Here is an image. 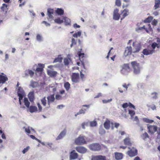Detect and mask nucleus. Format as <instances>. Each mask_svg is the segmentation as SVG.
<instances>
[{
    "label": "nucleus",
    "mask_w": 160,
    "mask_h": 160,
    "mask_svg": "<svg viewBox=\"0 0 160 160\" xmlns=\"http://www.w3.org/2000/svg\"><path fill=\"white\" fill-rule=\"evenodd\" d=\"M30 148L29 146H27L26 148H25L22 151V152L23 154H25L27 152Z\"/></svg>",
    "instance_id": "6e6d98bb"
},
{
    "label": "nucleus",
    "mask_w": 160,
    "mask_h": 160,
    "mask_svg": "<svg viewBox=\"0 0 160 160\" xmlns=\"http://www.w3.org/2000/svg\"><path fill=\"white\" fill-rule=\"evenodd\" d=\"M91 160H107L105 156L102 155L92 156Z\"/></svg>",
    "instance_id": "dca6fc26"
},
{
    "label": "nucleus",
    "mask_w": 160,
    "mask_h": 160,
    "mask_svg": "<svg viewBox=\"0 0 160 160\" xmlns=\"http://www.w3.org/2000/svg\"><path fill=\"white\" fill-rule=\"evenodd\" d=\"M42 104L44 106H45L46 104V100L45 98H44L41 100Z\"/></svg>",
    "instance_id": "13d9d810"
},
{
    "label": "nucleus",
    "mask_w": 160,
    "mask_h": 160,
    "mask_svg": "<svg viewBox=\"0 0 160 160\" xmlns=\"http://www.w3.org/2000/svg\"><path fill=\"white\" fill-rule=\"evenodd\" d=\"M147 128L149 132L151 134L154 133L157 130V127L155 125H147Z\"/></svg>",
    "instance_id": "9b49d317"
},
{
    "label": "nucleus",
    "mask_w": 160,
    "mask_h": 160,
    "mask_svg": "<svg viewBox=\"0 0 160 160\" xmlns=\"http://www.w3.org/2000/svg\"><path fill=\"white\" fill-rule=\"evenodd\" d=\"M88 122H83L82 124V128L85 129V126H88Z\"/></svg>",
    "instance_id": "4d7b16f0"
},
{
    "label": "nucleus",
    "mask_w": 160,
    "mask_h": 160,
    "mask_svg": "<svg viewBox=\"0 0 160 160\" xmlns=\"http://www.w3.org/2000/svg\"><path fill=\"white\" fill-rule=\"evenodd\" d=\"M115 4L118 7H120L121 5V2L120 0H116Z\"/></svg>",
    "instance_id": "49530a36"
},
{
    "label": "nucleus",
    "mask_w": 160,
    "mask_h": 160,
    "mask_svg": "<svg viewBox=\"0 0 160 160\" xmlns=\"http://www.w3.org/2000/svg\"><path fill=\"white\" fill-rule=\"evenodd\" d=\"M31 86L34 88L37 87L38 85V82L32 81L31 83Z\"/></svg>",
    "instance_id": "58836bf2"
},
{
    "label": "nucleus",
    "mask_w": 160,
    "mask_h": 160,
    "mask_svg": "<svg viewBox=\"0 0 160 160\" xmlns=\"http://www.w3.org/2000/svg\"><path fill=\"white\" fill-rule=\"evenodd\" d=\"M47 98L48 100V107H49L50 104L53 102L55 99L54 95L53 94L48 96L47 97Z\"/></svg>",
    "instance_id": "5701e85b"
},
{
    "label": "nucleus",
    "mask_w": 160,
    "mask_h": 160,
    "mask_svg": "<svg viewBox=\"0 0 160 160\" xmlns=\"http://www.w3.org/2000/svg\"><path fill=\"white\" fill-rule=\"evenodd\" d=\"M112 100V98H110L108 100H102V102L103 103H106L111 102Z\"/></svg>",
    "instance_id": "864d4df0"
},
{
    "label": "nucleus",
    "mask_w": 160,
    "mask_h": 160,
    "mask_svg": "<svg viewBox=\"0 0 160 160\" xmlns=\"http://www.w3.org/2000/svg\"><path fill=\"white\" fill-rule=\"evenodd\" d=\"M155 49L156 48H153L152 47L151 48H145L143 50L142 53L144 55H152L155 52Z\"/></svg>",
    "instance_id": "20e7f679"
},
{
    "label": "nucleus",
    "mask_w": 160,
    "mask_h": 160,
    "mask_svg": "<svg viewBox=\"0 0 160 160\" xmlns=\"http://www.w3.org/2000/svg\"><path fill=\"white\" fill-rule=\"evenodd\" d=\"M158 23V21L157 20L154 19L152 22V24L153 25L155 26Z\"/></svg>",
    "instance_id": "052dcab7"
},
{
    "label": "nucleus",
    "mask_w": 160,
    "mask_h": 160,
    "mask_svg": "<svg viewBox=\"0 0 160 160\" xmlns=\"http://www.w3.org/2000/svg\"><path fill=\"white\" fill-rule=\"evenodd\" d=\"M63 62L64 65L68 66V67H69V65H71L72 64V62L70 55H68L67 57L64 58Z\"/></svg>",
    "instance_id": "f8f14e48"
},
{
    "label": "nucleus",
    "mask_w": 160,
    "mask_h": 160,
    "mask_svg": "<svg viewBox=\"0 0 160 160\" xmlns=\"http://www.w3.org/2000/svg\"><path fill=\"white\" fill-rule=\"evenodd\" d=\"M17 93L18 96L19 97V101L20 105H21V100L23 97L25 95V92L23 88L21 87H19L18 88Z\"/></svg>",
    "instance_id": "f03ea898"
},
{
    "label": "nucleus",
    "mask_w": 160,
    "mask_h": 160,
    "mask_svg": "<svg viewBox=\"0 0 160 160\" xmlns=\"http://www.w3.org/2000/svg\"><path fill=\"white\" fill-rule=\"evenodd\" d=\"M2 74L0 75V83H4L8 80V78L5 75H4L3 73H2Z\"/></svg>",
    "instance_id": "4be33fe9"
},
{
    "label": "nucleus",
    "mask_w": 160,
    "mask_h": 160,
    "mask_svg": "<svg viewBox=\"0 0 160 160\" xmlns=\"http://www.w3.org/2000/svg\"><path fill=\"white\" fill-rule=\"evenodd\" d=\"M127 154L130 157H134L137 155V150L135 148H132L127 152Z\"/></svg>",
    "instance_id": "4468645a"
},
{
    "label": "nucleus",
    "mask_w": 160,
    "mask_h": 160,
    "mask_svg": "<svg viewBox=\"0 0 160 160\" xmlns=\"http://www.w3.org/2000/svg\"><path fill=\"white\" fill-rule=\"evenodd\" d=\"M62 58L60 56H59L57 58L54 59L53 62V63L57 62H62Z\"/></svg>",
    "instance_id": "7c9ffc66"
},
{
    "label": "nucleus",
    "mask_w": 160,
    "mask_h": 160,
    "mask_svg": "<svg viewBox=\"0 0 160 160\" xmlns=\"http://www.w3.org/2000/svg\"><path fill=\"white\" fill-rule=\"evenodd\" d=\"M90 105H84L82 106V108L80 110L82 114H84L87 109L90 107Z\"/></svg>",
    "instance_id": "b1692460"
},
{
    "label": "nucleus",
    "mask_w": 160,
    "mask_h": 160,
    "mask_svg": "<svg viewBox=\"0 0 160 160\" xmlns=\"http://www.w3.org/2000/svg\"><path fill=\"white\" fill-rule=\"evenodd\" d=\"M76 43V41L75 40V39L73 38H72L71 40V44L70 45V46L72 47V46L74 45H75Z\"/></svg>",
    "instance_id": "09e8293b"
},
{
    "label": "nucleus",
    "mask_w": 160,
    "mask_h": 160,
    "mask_svg": "<svg viewBox=\"0 0 160 160\" xmlns=\"http://www.w3.org/2000/svg\"><path fill=\"white\" fill-rule=\"evenodd\" d=\"M26 72L28 73L31 77H32L34 74V72L31 70H28L26 71Z\"/></svg>",
    "instance_id": "de8ad7c7"
},
{
    "label": "nucleus",
    "mask_w": 160,
    "mask_h": 160,
    "mask_svg": "<svg viewBox=\"0 0 160 160\" xmlns=\"http://www.w3.org/2000/svg\"><path fill=\"white\" fill-rule=\"evenodd\" d=\"M128 86L129 85H127L126 84H124L122 85V87L126 88V91H127L128 90Z\"/></svg>",
    "instance_id": "338daca9"
},
{
    "label": "nucleus",
    "mask_w": 160,
    "mask_h": 160,
    "mask_svg": "<svg viewBox=\"0 0 160 160\" xmlns=\"http://www.w3.org/2000/svg\"><path fill=\"white\" fill-rule=\"evenodd\" d=\"M76 149L77 152L82 153H85L87 150V149L86 148L82 146L77 147L76 148Z\"/></svg>",
    "instance_id": "a211bd4d"
},
{
    "label": "nucleus",
    "mask_w": 160,
    "mask_h": 160,
    "mask_svg": "<svg viewBox=\"0 0 160 160\" xmlns=\"http://www.w3.org/2000/svg\"><path fill=\"white\" fill-rule=\"evenodd\" d=\"M24 105L26 106L27 108H29L30 106V103L29 102L28 98H24Z\"/></svg>",
    "instance_id": "72a5a7b5"
},
{
    "label": "nucleus",
    "mask_w": 160,
    "mask_h": 160,
    "mask_svg": "<svg viewBox=\"0 0 160 160\" xmlns=\"http://www.w3.org/2000/svg\"><path fill=\"white\" fill-rule=\"evenodd\" d=\"M28 98L31 102H33L34 99V93L32 92H30L28 95Z\"/></svg>",
    "instance_id": "cd10ccee"
},
{
    "label": "nucleus",
    "mask_w": 160,
    "mask_h": 160,
    "mask_svg": "<svg viewBox=\"0 0 160 160\" xmlns=\"http://www.w3.org/2000/svg\"><path fill=\"white\" fill-rule=\"evenodd\" d=\"M158 93L156 92H154L152 93V98L153 99H156L157 98Z\"/></svg>",
    "instance_id": "603ef678"
},
{
    "label": "nucleus",
    "mask_w": 160,
    "mask_h": 160,
    "mask_svg": "<svg viewBox=\"0 0 160 160\" xmlns=\"http://www.w3.org/2000/svg\"><path fill=\"white\" fill-rule=\"evenodd\" d=\"M8 6L6 4H3L2 6L1 7V12L4 14H6L8 11Z\"/></svg>",
    "instance_id": "393cba45"
},
{
    "label": "nucleus",
    "mask_w": 160,
    "mask_h": 160,
    "mask_svg": "<svg viewBox=\"0 0 160 160\" xmlns=\"http://www.w3.org/2000/svg\"><path fill=\"white\" fill-rule=\"evenodd\" d=\"M137 87L138 89L142 88L144 87L143 84L142 83H138L137 84Z\"/></svg>",
    "instance_id": "5fc2aeb1"
},
{
    "label": "nucleus",
    "mask_w": 160,
    "mask_h": 160,
    "mask_svg": "<svg viewBox=\"0 0 160 160\" xmlns=\"http://www.w3.org/2000/svg\"><path fill=\"white\" fill-rule=\"evenodd\" d=\"M130 71V68L128 64H124L122 67V69L121 70V72L123 74H127Z\"/></svg>",
    "instance_id": "0eeeda50"
},
{
    "label": "nucleus",
    "mask_w": 160,
    "mask_h": 160,
    "mask_svg": "<svg viewBox=\"0 0 160 160\" xmlns=\"http://www.w3.org/2000/svg\"><path fill=\"white\" fill-rule=\"evenodd\" d=\"M142 138L145 140L147 138H148V134L146 132H145L141 136Z\"/></svg>",
    "instance_id": "79ce46f5"
},
{
    "label": "nucleus",
    "mask_w": 160,
    "mask_h": 160,
    "mask_svg": "<svg viewBox=\"0 0 160 160\" xmlns=\"http://www.w3.org/2000/svg\"><path fill=\"white\" fill-rule=\"evenodd\" d=\"M55 98L57 100H61L63 98L61 95L58 94H56L55 95Z\"/></svg>",
    "instance_id": "a18cd8bd"
},
{
    "label": "nucleus",
    "mask_w": 160,
    "mask_h": 160,
    "mask_svg": "<svg viewBox=\"0 0 160 160\" xmlns=\"http://www.w3.org/2000/svg\"><path fill=\"white\" fill-rule=\"evenodd\" d=\"M142 121L143 122L146 123H152L154 122V120L146 118H143Z\"/></svg>",
    "instance_id": "c756f323"
},
{
    "label": "nucleus",
    "mask_w": 160,
    "mask_h": 160,
    "mask_svg": "<svg viewBox=\"0 0 160 160\" xmlns=\"http://www.w3.org/2000/svg\"><path fill=\"white\" fill-rule=\"evenodd\" d=\"M132 46L133 47L132 52L133 53H136L139 52L141 48V45L139 43L133 42Z\"/></svg>",
    "instance_id": "1a4fd4ad"
},
{
    "label": "nucleus",
    "mask_w": 160,
    "mask_h": 160,
    "mask_svg": "<svg viewBox=\"0 0 160 160\" xmlns=\"http://www.w3.org/2000/svg\"><path fill=\"white\" fill-rule=\"evenodd\" d=\"M41 143L42 145H45L47 147L51 148L52 147V144L51 143H49V142H41Z\"/></svg>",
    "instance_id": "e433bc0d"
},
{
    "label": "nucleus",
    "mask_w": 160,
    "mask_h": 160,
    "mask_svg": "<svg viewBox=\"0 0 160 160\" xmlns=\"http://www.w3.org/2000/svg\"><path fill=\"white\" fill-rule=\"evenodd\" d=\"M42 23L45 24V25L47 27L49 26H50V24L49 23L45 21H43V22H42Z\"/></svg>",
    "instance_id": "69168bd1"
},
{
    "label": "nucleus",
    "mask_w": 160,
    "mask_h": 160,
    "mask_svg": "<svg viewBox=\"0 0 160 160\" xmlns=\"http://www.w3.org/2000/svg\"><path fill=\"white\" fill-rule=\"evenodd\" d=\"M131 64L133 69V73L136 74L140 73L141 68L139 63L134 61L131 62Z\"/></svg>",
    "instance_id": "f257e3e1"
},
{
    "label": "nucleus",
    "mask_w": 160,
    "mask_h": 160,
    "mask_svg": "<svg viewBox=\"0 0 160 160\" xmlns=\"http://www.w3.org/2000/svg\"><path fill=\"white\" fill-rule=\"evenodd\" d=\"M67 131L66 129H64L62 131L56 138L57 140L61 139L63 138L66 135Z\"/></svg>",
    "instance_id": "f3484780"
},
{
    "label": "nucleus",
    "mask_w": 160,
    "mask_h": 160,
    "mask_svg": "<svg viewBox=\"0 0 160 160\" xmlns=\"http://www.w3.org/2000/svg\"><path fill=\"white\" fill-rule=\"evenodd\" d=\"M153 18V17L152 16L149 17L144 20V22L146 23L149 22Z\"/></svg>",
    "instance_id": "37998d69"
},
{
    "label": "nucleus",
    "mask_w": 160,
    "mask_h": 160,
    "mask_svg": "<svg viewBox=\"0 0 160 160\" xmlns=\"http://www.w3.org/2000/svg\"><path fill=\"white\" fill-rule=\"evenodd\" d=\"M53 67H58L56 65H50L48 66V68L50 69H52ZM47 73L51 77H54L56 76L57 74V72L55 71H54L52 69L47 70Z\"/></svg>",
    "instance_id": "7ed1b4c3"
},
{
    "label": "nucleus",
    "mask_w": 160,
    "mask_h": 160,
    "mask_svg": "<svg viewBox=\"0 0 160 160\" xmlns=\"http://www.w3.org/2000/svg\"><path fill=\"white\" fill-rule=\"evenodd\" d=\"M55 12L59 15H62L64 13L63 10L61 8H58Z\"/></svg>",
    "instance_id": "473e14b6"
},
{
    "label": "nucleus",
    "mask_w": 160,
    "mask_h": 160,
    "mask_svg": "<svg viewBox=\"0 0 160 160\" xmlns=\"http://www.w3.org/2000/svg\"><path fill=\"white\" fill-rule=\"evenodd\" d=\"M54 22L58 24H61L63 22V19H61L60 18H58L54 20Z\"/></svg>",
    "instance_id": "a19ab883"
},
{
    "label": "nucleus",
    "mask_w": 160,
    "mask_h": 160,
    "mask_svg": "<svg viewBox=\"0 0 160 160\" xmlns=\"http://www.w3.org/2000/svg\"><path fill=\"white\" fill-rule=\"evenodd\" d=\"M82 34V32L81 31H78L77 32L74 33L73 35V36L75 38H78V37H80Z\"/></svg>",
    "instance_id": "c9c22d12"
},
{
    "label": "nucleus",
    "mask_w": 160,
    "mask_h": 160,
    "mask_svg": "<svg viewBox=\"0 0 160 160\" xmlns=\"http://www.w3.org/2000/svg\"><path fill=\"white\" fill-rule=\"evenodd\" d=\"M132 52V49L131 46H128L125 48L124 52V55L126 56L128 55H130Z\"/></svg>",
    "instance_id": "6ab92c4d"
},
{
    "label": "nucleus",
    "mask_w": 160,
    "mask_h": 160,
    "mask_svg": "<svg viewBox=\"0 0 160 160\" xmlns=\"http://www.w3.org/2000/svg\"><path fill=\"white\" fill-rule=\"evenodd\" d=\"M129 10L128 9H124L121 13L123 18H124L127 16L129 14Z\"/></svg>",
    "instance_id": "bb28decb"
},
{
    "label": "nucleus",
    "mask_w": 160,
    "mask_h": 160,
    "mask_svg": "<svg viewBox=\"0 0 160 160\" xmlns=\"http://www.w3.org/2000/svg\"><path fill=\"white\" fill-rule=\"evenodd\" d=\"M128 113L130 115L132 118V117L135 114V112L134 111L132 110H128Z\"/></svg>",
    "instance_id": "c03bdc74"
},
{
    "label": "nucleus",
    "mask_w": 160,
    "mask_h": 160,
    "mask_svg": "<svg viewBox=\"0 0 160 160\" xmlns=\"http://www.w3.org/2000/svg\"><path fill=\"white\" fill-rule=\"evenodd\" d=\"M105 132V131L103 129H100L99 131V133L101 134H104Z\"/></svg>",
    "instance_id": "bf43d9fd"
},
{
    "label": "nucleus",
    "mask_w": 160,
    "mask_h": 160,
    "mask_svg": "<svg viewBox=\"0 0 160 160\" xmlns=\"http://www.w3.org/2000/svg\"><path fill=\"white\" fill-rule=\"evenodd\" d=\"M63 20H64V22L66 25H68L70 24V20L69 18L66 17H64Z\"/></svg>",
    "instance_id": "4c0bfd02"
},
{
    "label": "nucleus",
    "mask_w": 160,
    "mask_h": 160,
    "mask_svg": "<svg viewBox=\"0 0 160 160\" xmlns=\"http://www.w3.org/2000/svg\"><path fill=\"white\" fill-rule=\"evenodd\" d=\"M102 96V94L101 93H99L94 97V98H98Z\"/></svg>",
    "instance_id": "680f3d73"
},
{
    "label": "nucleus",
    "mask_w": 160,
    "mask_h": 160,
    "mask_svg": "<svg viewBox=\"0 0 160 160\" xmlns=\"http://www.w3.org/2000/svg\"><path fill=\"white\" fill-rule=\"evenodd\" d=\"M33 70H34L35 71H36L37 72H40V67L37 68V66L36 65H35L33 67Z\"/></svg>",
    "instance_id": "3c124183"
},
{
    "label": "nucleus",
    "mask_w": 160,
    "mask_h": 160,
    "mask_svg": "<svg viewBox=\"0 0 160 160\" xmlns=\"http://www.w3.org/2000/svg\"><path fill=\"white\" fill-rule=\"evenodd\" d=\"M129 105V103L128 104L127 103H124L122 105V107L124 108H125L127 107Z\"/></svg>",
    "instance_id": "0e129e2a"
},
{
    "label": "nucleus",
    "mask_w": 160,
    "mask_h": 160,
    "mask_svg": "<svg viewBox=\"0 0 160 160\" xmlns=\"http://www.w3.org/2000/svg\"><path fill=\"white\" fill-rule=\"evenodd\" d=\"M64 106L62 105H58L57 106V108L58 109H60L62 108Z\"/></svg>",
    "instance_id": "774afa93"
},
{
    "label": "nucleus",
    "mask_w": 160,
    "mask_h": 160,
    "mask_svg": "<svg viewBox=\"0 0 160 160\" xmlns=\"http://www.w3.org/2000/svg\"><path fill=\"white\" fill-rule=\"evenodd\" d=\"M151 47L153 48H160V38H156V42H153L151 45Z\"/></svg>",
    "instance_id": "ddd939ff"
},
{
    "label": "nucleus",
    "mask_w": 160,
    "mask_h": 160,
    "mask_svg": "<svg viewBox=\"0 0 160 160\" xmlns=\"http://www.w3.org/2000/svg\"><path fill=\"white\" fill-rule=\"evenodd\" d=\"M88 125H89L91 127H94L97 126V122L95 120L92 121L88 122Z\"/></svg>",
    "instance_id": "2f4dec72"
},
{
    "label": "nucleus",
    "mask_w": 160,
    "mask_h": 160,
    "mask_svg": "<svg viewBox=\"0 0 160 160\" xmlns=\"http://www.w3.org/2000/svg\"><path fill=\"white\" fill-rule=\"evenodd\" d=\"M72 81L74 83H77L79 81V75L78 73H73L71 76Z\"/></svg>",
    "instance_id": "9d476101"
},
{
    "label": "nucleus",
    "mask_w": 160,
    "mask_h": 160,
    "mask_svg": "<svg viewBox=\"0 0 160 160\" xmlns=\"http://www.w3.org/2000/svg\"><path fill=\"white\" fill-rule=\"evenodd\" d=\"M75 142L76 144L80 145L86 143V141L84 137L80 135L75 139Z\"/></svg>",
    "instance_id": "423d86ee"
},
{
    "label": "nucleus",
    "mask_w": 160,
    "mask_h": 160,
    "mask_svg": "<svg viewBox=\"0 0 160 160\" xmlns=\"http://www.w3.org/2000/svg\"><path fill=\"white\" fill-rule=\"evenodd\" d=\"M24 128L25 129V131L27 133L28 135L29 134H30L31 131H30V128L29 127H28L27 128H25L24 127Z\"/></svg>",
    "instance_id": "8fccbe9b"
},
{
    "label": "nucleus",
    "mask_w": 160,
    "mask_h": 160,
    "mask_svg": "<svg viewBox=\"0 0 160 160\" xmlns=\"http://www.w3.org/2000/svg\"><path fill=\"white\" fill-rule=\"evenodd\" d=\"M115 156L116 159L118 160L122 159L123 157L122 153L120 152H115Z\"/></svg>",
    "instance_id": "a878e982"
},
{
    "label": "nucleus",
    "mask_w": 160,
    "mask_h": 160,
    "mask_svg": "<svg viewBox=\"0 0 160 160\" xmlns=\"http://www.w3.org/2000/svg\"><path fill=\"white\" fill-rule=\"evenodd\" d=\"M54 13V10L52 8H48L47 10V15L49 19H52L53 18V14Z\"/></svg>",
    "instance_id": "412c9836"
},
{
    "label": "nucleus",
    "mask_w": 160,
    "mask_h": 160,
    "mask_svg": "<svg viewBox=\"0 0 160 160\" xmlns=\"http://www.w3.org/2000/svg\"><path fill=\"white\" fill-rule=\"evenodd\" d=\"M89 149L93 151H98L101 149V146L98 143H93L90 145L89 146Z\"/></svg>",
    "instance_id": "39448f33"
},
{
    "label": "nucleus",
    "mask_w": 160,
    "mask_h": 160,
    "mask_svg": "<svg viewBox=\"0 0 160 160\" xmlns=\"http://www.w3.org/2000/svg\"><path fill=\"white\" fill-rule=\"evenodd\" d=\"M70 85L68 82H66L64 84V87L66 91H68L70 88Z\"/></svg>",
    "instance_id": "f704fd0d"
},
{
    "label": "nucleus",
    "mask_w": 160,
    "mask_h": 160,
    "mask_svg": "<svg viewBox=\"0 0 160 160\" xmlns=\"http://www.w3.org/2000/svg\"><path fill=\"white\" fill-rule=\"evenodd\" d=\"M29 111L30 112L32 113L37 111L38 108L36 106H31L29 107Z\"/></svg>",
    "instance_id": "c85d7f7f"
},
{
    "label": "nucleus",
    "mask_w": 160,
    "mask_h": 160,
    "mask_svg": "<svg viewBox=\"0 0 160 160\" xmlns=\"http://www.w3.org/2000/svg\"><path fill=\"white\" fill-rule=\"evenodd\" d=\"M124 143L125 144L127 145H130L131 144L130 142V138H126L124 140Z\"/></svg>",
    "instance_id": "ea45409f"
},
{
    "label": "nucleus",
    "mask_w": 160,
    "mask_h": 160,
    "mask_svg": "<svg viewBox=\"0 0 160 160\" xmlns=\"http://www.w3.org/2000/svg\"><path fill=\"white\" fill-rule=\"evenodd\" d=\"M119 9L117 8L114 9L113 12V19L115 20H118L120 17V14L119 13Z\"/></svg>",
    "instance_id": "2eb2a0df"
},
{
    "label": "nucleus",
    "mask_w": 160,
    "mask_h": 160,
    "mask_svg": "<svg viewBox=\"0 0 160 160\" xmlns=\"http://www.w3.org/2000/svg\"><path fill=\"white\" fill-rule=\"evenodd\" d=\"M113 125L112 122H111L109 120H107L104 123V127L106 129L108 130L111 126V129L113 130L114 129Z\"/></svg>",
    "instance_id": "6e6552de"
},
{
    "label": "nucleus",
    "mask_w": 160,
    "mask_h": 160,
    "mask_svg": "<svg viewBox=\"0 0 160 160\" xmlns=\"http://www.w3.org/2000/svg\"><path fill=\"white\" fill-rule=\"evenodd\" d=\"M78 154L76 152L75 150H73L70 152V160L75 159L78 157Z\"/></svg>",
    "instance_id": "aec40b11"
},
{
    "label": "nucleus",
    "mask_w": 160,
    "mask_h": 160,
    "mask_svg": "<svg viewBox=\"0 0 160 160\" xmlns=\"http://www.w3.org/2000/svg\"><path fill=\"white\" fill-rule=\"evenodd\" d=\"M30 137L32 138V139H36L37 140V141L39 142H40V140H39V139H37V138H35V137L33 135H30Z\"/></svg>",
    "instance_id": "e2e57ef3"
}]
</instances>
